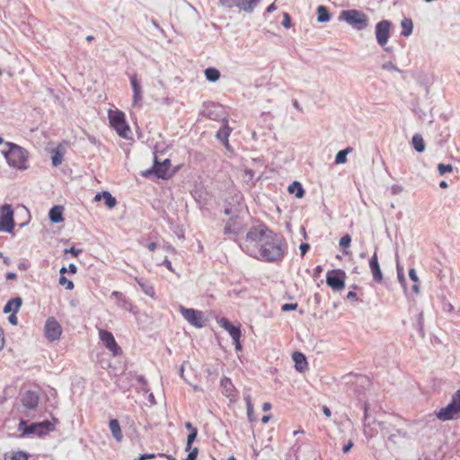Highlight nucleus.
Segmentation results:
<instances>
[{
    "instance_id": "nucleus-1",
    "label": "nucleus",
    "mask_w": 460,
    "mask_h": 460,
    "mask_svg": "<svg viewBox=\"0 0 460 460\" xmlns=\"http://www.w3.org/2000/svg\"><path fill=\"white\" fill-rule=\"evenodd\" d=\"M270 231L264 225L251 227L240 244L242 250L248 255L257 259Z\"/></svg>"
},
{
    "instance_id": "nucleus-2",
    "label": "nucleus",
    "mask_w": 460,
    "mask_h": 460,
    "mask_svg": "<svg viewBox=\"0 0 460 460\" xmlns=\"http://www.w3.org/2000/svg\"><path fill=\"white\" fill-rule=\"evenodd\" d=\"M286 249L285 240L270 230L257 259L267 262H279L285 256Z\"/></svg>"
},
{
    "instance_id": "nucleus-3",
    "label": "nucleus",
    "mask_w": 460,
    "mask_h": 460,
    "mask_svg": "<svg viewBox=\"0 0 460 460\" xmlns=\"http://www.w3.org/2000/svg\"><path fill=\"white\" fill-rule=\"evenodd\" d=\"M5 146L8 149L2 151V154L5 157L7 164L17 170H26L29 158L27 150L11 142H6Z\"/></svg>"
},
{
    "instance_id": "nucleus-4",
    "label": "nucleus",
    "mask_w": 460,
    "mask_h": 460,
    "mask_svg": "<svg viewBox=\"0 0 460 460\" xmlns=\"http://www.w3.org/2000/svg\"><path fill=\"white\" fill-rule=\"evenodd\" d=\"M108 119L111 128H112L116 133L123 137L128 138L130 133V128L126 120L125 113L120 110H109Z\"/></svg>"
},
{
    "instance_id": "nucleus-5",
    "label": "nucleus",
    "mask_w": 460,
    "mask_h": 460,
    "mask_svg": "<svg viewBox=\"0 0 460 460\" xmlns=\"http://www.w3.org/2000/svg\"><path fill=\"white\" fill-rule=\"evenodd\" d=\"M435 416L442 421L460 419V389L453 394L451 402L446 407L435 412Z\"/></svg>"
},
{
    "instance_id": "nucleus-6",
    "label": "nucleus",
    "mask_w": 460,
    "mask_h": 460,
    "mask_svg": "<svg viewBox=\"0 0 460 460\" xmlns=\"http://www.w3.org/2000/svg\"><path fill=\"white\" fill-rule=\"evenodd\" d=\"M57 422V420H54V421L44 420L26 426V421L21 420L19 423V429L22 430V435L34 434L39 437H42L53 431Z\"/></svg>"
},
{
    "instance_id": "nucleus-7",
    "label": "nucleus",
    "mask_w": 460,
    "mask_h": 460,
    "mask_svg": "<svg viewBox=\"0 0 460 460\" xmlns=\"http://www.w3.org/2000/svg\"><path fill=\"white\" fill-rule=\"evenodd\" d=\"M341 18L358 31L365 29L368 24L367 16L355 9L343 11Z\"/></svg>"
},
{
    "instance_id": "nucleus-8",
    "label": "nucleus",
    "mask_w": 460,
    "mask_h": 460,
    "mask_svg": "<svg viewBox=\"0 0 460 460\" xmlns=\"http://www.w3.org/2000/svg\"><path fill=\"white\" fill-rule=\"evenodd\" d=\"M15 222L12 205L4 204L0 207V233L13 234Z\"/></svg>"
},
{
    "instance_id": "nucleus-9",
    "label": "nucleus",
    "mask_w": 460,
    "mask_h": 460,
    "mask_svg": "<svg viewBox=\"0 0 460 460\" xmlns=\"http://www.w3.org/2000/svg\"><path fill=\"white\" fill-rule=\"evenodd\" d=\"M179 312L190 325L196 328H202L205 325L203 312L193 308H186L181 305H179Z\"/></svg>"
},
{
    "instance_id": "nucleus-10",
    "label": "nucleus",
    "mask_w": 460,
    "mask_h": 460,
    "mask_svg": "<svg viewBox=\"0 0 460 460\" xmlns=\"http://www.w3.org/2000/svg\"><path fill=\"white\" fill-rule=\"evenodd\" d=\"M346 273L342 270H332L326 273V283L333 290L341 291L345 288Z\"/></svg>"
},
{
    "instance_id": "nucleus-11",
    "label": "nucleus",
    "mask_w": 460,
    "mask_h": 460,
    "mask_svg": "<svg viewBox=\"0 0 460 460\" xmlns=\"http://www.w3.org/2000/svg\"><path fill=\"white\" fill-rule=\"evenodd\" d=\"M217 323H219V325L225 329L228 333L229 335L232 337L233 341H234V347H235V349L237 351L241 350L242 349V345H241V342H240V339H241V336H242V332H241V328L240 326H234L229 321L228 319L225 318V317H222L220 318Z\"/></svg>"
},
{
    "instance_id": "nucleus-12",
    "label": "nucleus",
    "mask_w": 460,
    "mask_h": 460,
    "mask_svg": "<svg viewBox=\"0 0 460 460\" xmlns=\"http://www.w3.org/2000/svg\"><path fill=\"white\" fill-rule=\"evenodd\" d=\"M44 334L49 341H55L60 339L62 327L55 317L51 316L47 319L44 326Z\"/></svg>"
},
{
    "instance_id": "nucleus-13",
    "label": "nucleus",
    "mask_w": 460,
    "mask_h": 460,
    "mask_svg": "<svg viewBox=\"0 0 460 460\" xmlns=\"http://www.w3.org/2000/svg\"><path fill=\"white\" fill-rule=\"evenodd\" d=\"M171 161L170 159H165L164 162H158L156 159L155 160V164L152 170L146 171L144 175L147 176L148 174L154 172L156 177L166 180L172 177V172H171Z\"/></svg>"
},
{
    "instance_id": "nucleus-14",
    "label": "nucleus",
    "mask_w": 460,
    "mask_h": 460,
    "mask_svg": "<svg viewBox=\"0 0 460 460\" xmlns=\"http://www.w3.org/2000/svg\"><path fill=\"white\" fill-rule=\"evenodd\" d=\"M391 22L383 20L376 25V37L378 44L385 47L390 37Z\"/></svg>"
},
{
    "instance_id": "nucleus-15",
    "label": "nucleus",
    "mask_w": 460,
    "mask_h": 460,
    "mask_svg": "<svg viewBox=\"0 0 460 460\" xmlns=\"http://www.w3.org/2000/svg\"><path fill=\"white\" fill-rule=\"evenodd\" d=\"M130 85L133 91L132 105L134 107H140L143 100V90L141 82L137 74H133L129 76Z\"/></svg>"
},
{
    "instance_id": "nucleus-16",
    "label": "nucleus",
    "mask_w": 460,
    "mask_h": 460,
    "mask_svg": "<svg viewBox=\"0 0 460 460\" xmlns=\"http://www.w3.org/2000/svg\"><path fill=\"white\" fill-rule=\"evenodd\" d=\"M99 336L103 345L112 352L114 356H118L121 352V349L117 344L113 334L106 330H100Z\"/></svg>"
},
{
    "instance_id": "nucleus-17",
    "label": "nucleus",
    "mask_w": 460,
    "mask_h": 460,
    "mask_svg": "<svg viewBox=\"0 0 460 460\" xmlns=\"http://www.w3.org/2000/svg\"><path fill=\"white\" fill-rule=\"evenodd\" d=\"M369 268L373 275V279L377 283H381L383 281V274L380 269L376 252H375L369 260Z\"/></svg>"
},
{
    "instance_id": "nucleus-18",
    "label": "nucleus",
    "mask_w": 460,
    "mask_h": 460,
    "mask_svg": "<svg viewBox=\"0 0 460 460\" xmlns=\"http://www.w3.org/2000/svg\"><path fill=\"white\" fill-rule=\"evenodd\" d=\"M22 405L27 409H35L39 403V395L35 392H26L22 399Z\"/></svg>"
},
{
    "instance_id": "nucleus-19",
    "label": "nucleus",
    "mask_w": 460,
    "mask_h": 460,
    "mask_svg": "<svg viewBox=\"0 0 460 460\" xmlns=\"http://www.w3.org/2000/svg\"><path fill=\"white\" fill-rule=\"evenodd\" d=\"M220 383L221 386L223 387V394L230 400H234L236 397L237 391L234 388L231 379L228 377H223Z\"/></svg>"
},
{
    "instance_id": "nucleus-20",
    "label": "nucleus",
    "mask_w": 460,
    "mask_h": 460,
    "mask_svg": "<svg viewBox=\"0 0 460 460\" xmlns=\"http://www.w3.org/2000/svg\"><path fill=\"white\" fill-rule=\"evenodd\" d=\"M292 358L295 362V367L298 372L303 373L308 368L306 358L303 353L294 352Z\"/></svg>"
},
{
    "instance_id": "nucleus-21",
    "label": "nucleus",
    "mask_w": 460,
    "mask_h": 460,
    "mask_svg": "<svg viewBox=\"0 0 460 460\" xmlns=\"http://www.w3.org/2000/svg\"><path fill=\"white\" fill-rule=\"evenodd\" d=\"M102 199H104L106 207L110 209L113 208L117 205L116 199L109 191L97 193L94 197L95 201H100Z\"/></svg>"
},
{
    "instance_id": "nucleus-22",
    "label": "nucleus",
    "mask_w": 460,
    "mask_h": 460,
    "mask_svg": "<svg viewBox=\"0 0 460 460\" xmlns=\"http://www.w3.org/2000/svg\"><path fill=\"white\" fill-rule=\"evenodd\" d=\"M109 428L111 432L112 437L115 438L117 442H121L123 438V434L119 426V423L117 420H111L109 422Z\"/></svg>"
},
{
    "instance_id": "nucleus-23",
    "label": "nucleus",
    "mask_w": 460,
    "mask_h": 460,
    "mask_svg": "<svg viewBox=\"0 0 460 460\" xmlns=\"http://www.w3.org/2000/svg\"><path fill=\"white\" fill-rule=\"evenodd\" d=\"M65 155V147L62 144H59L56 149L52 151V164L54 166H58L63 162V157Z\"/></svg>"
},
{
    "instance_id": "nucleus-24",
    "label": "nucleus",
    "mask_w": 460,
    "mask_h": 460,
    "mask_svg": "<svg viewBox=\"0 0 460 460\" xmlns=\"http://www.w3.org/2000/svg\"><path fill=\"white\" fill-rule=\"evenodd\" d=\"M22 305V299L20 297H15L10 299L4 307V312L5 314L12 312L13 314H16Z\"/></svg>"
},
{
    "instance_id": "nucleus-25",
    "label": "nucleus",
    "mask_w": 460,
    "mask_h": 460,
    "mask_svg": "<svg viewBox=\"0 0 460 460\" xmlns=\"http://www.w3.org/2000/svg\"><path fill=\"white\" fill-rule=\"evenodd\" d=\"M63 208L62 207H58V206H56V207H53L50 210H49V219L53 222V223H60L64 220V217H63Z\"/></svg>"
},
{
    "instance_id": "nucleus-26",
    "label": "nucleus",
    "mask_w": 460,
    "mask_h": 460,
    "mask_svg": "<svg viewBox=\"0 0 460 460\" xmlns=\"http://www.w3.org/2000/svg\"><path fill=\"white\" fill-rule=\"evenodd\" d=\"M232 132V128L225 123L222 128L217 131V137L223 141L226 146H228V137Z\"/></svg>"
},
{
    "instance_id": "nucleus-27",
    "label": "nucleus",
    "mask_w": 460,
    "mask_h": 460,
    "mask_svg": "<svg viewBox=\"0 0 460 460\" xmlns=\"http://www.w3.org/2000/svg\"><path fill=\"white\" fill-rule=\"evenodd\" d=\"M401 27H402L401 34H402L403 37H408V36H410V35L412 33V29H413V23H412L411 19H410V18H404V19L401 22Z\"/></svg>"
},
{
    "instance_id": "nucleus-28",
    "label": "nucleus",
    "mask_w": 460,
    "mask_h": 460,
    "mask_svg": "<svg viewBox=\"0 0 460 460\" xmlns=\"http://www.w3.org/2000/svg\"><path fill=\"white\" fill-rule=\"evenodd\" d=\"M288 191L290 193H294L296 195V197L298 199L303 198V196L305 194V190H304L301 183L298 181L292 182L288 187Z\"/></svg>"
},
{
    "instance_id": "nucleus-29",
    "label": "nucleus",
    "mask_w": 460,
    "mask_h": 460,
    "mask_svg": "<svg viewBox=\"0 0 460 460\" xmlns=\"http://www.w3.org/2000/svg\"><path fill=\"white\" fill-rule=\"evenodd\" d=\"M353 151L352 147H347L344 150H341L337 153L335 156V163L337 164H342L347 162V155Z\"/></svg>"
},
{
    "instance_id": "nucleus-30",
    "label": "nucleus",
    "mask_w": 460,
    "mask_h": 460,
    "mask_svg": "<svg viewBox=\"0 0 460 460\" xmlns=\"http://www.w3.org/2000/svg\"><path fill=\"white\" fill-rule=\"evenodd\" d=\"M259 0H240L239 8L245 11L251 12L257 5Z\"/></svg>"
},
{
    "instance_id": "nucleus-31",
    "label": "nucleus",
    "mask_w": 460,
    "mask_h": 460,
    "mask_svg": "<svg viewBox=\"0 0 460 460\" xmlns=\"http://www.w3.org/2000/svg\"><path fill=\"white\" fill-rule=\"evenodd\" d=\"M412 145L416 151L421 153L425 149V144L422 137L420 135H414L412 137Z\"/></svg>"
},
{
    "instance_id": "nucleus-32",
    "label": "nucleus",
    "mask_w": 460,
    "mask_h": 460,
    "mask_svg": "<svg viewBox=\"0 0 460 460\" xmlns=\"http://www.w3.org/2000/svg\"><path fill=\"white\" fill-rule=\"evenodd\" d=\"M206 78L210 82H216L220 77V72L214 67H209L205 70Z\"/></svg>"
},
{
    "instance_id": "nucleus-33",
    "label": "nucleus",
    "mask_w": 460,
    "mask_h": 460,
    "mask_svg": "<svg viewBox=\"0 0 460 460\" xmlns=\"http://www.w3.org/2000/svg\"><path fill=\"white\" fill-rule=\"evenodd\" d=\"M4 460H28V455L22 451L4 455Z\"/></svg>"
},
{
    "instance_id": "nucleus-34",
    "label": "nucleus",
    "mask_w": 460,
    "mask_h": 460,
    "mask_svg": "<svg viewBox=\"0 0 460 460\" xmlns=\"http://www.w3.org/2000/svg\"><path fill=\"white\" fill-rule=\"evenodd\" d=\"M317 21L319 22H325L330 20V14L326 7L320 5L317 8Z\"/></svg>"
},
{
    "instance_id": "nucleus-35",
    "label": "nucleus",
    "mask_w": 460,
    "mask_h": 460,
    "mask_svg": "<svg viewBox=\"0 0 460 460\" xmlns=\"http://www.w3.org/2000/svg\"><path fill=\"white\" fill-rule=\"evenodd\" d=\"M350 243H351V236L349 234H345L343 235L341 239H340V242H339V244L340 246L344 249V254L345 255H349L350 254V252L349 251H346L347 248H349L350 246Z\"/></svg>"
},
{
    "instance_id": "nucleus-36",
    "label": "nucleus",
    "mask_w": 460,
    "mask_h": 460,
    "mask_svg": "<svg viewBox=\"0 0 460 460\" xmlns=\"http://www.w3.org/2000/svg\"><path fill=\"white\" fill-rule=\"evenodd\" d=\"M137 283L139 284L141 289L149 296L155 297V291L152 285H149L147 283L142 282L141 280H137Z\"/></svg>"
},
{
    "instance_id": "nucleus-37",
    "label": "nucleus",
    "mask_w": 460,
    "mask_h": 460,
    "mask_svg": "<svg viewBox=\"0 0 460 460\" xmlns=\"http://www.w3.org/2000/svg\"><path fill=\"white\" fill-rule=\"evenodd\" d=\"M409 277L414 282V285L412 287L413 291L415 293H418L419 292V286H418L417 283L419 282V278H418L416 270L414 269H411L409 270Z\"/></svg>"
},
{
    "instance_id": "nucleus-38",
    "label": "nucleus",
    "mask_w": 460,
    "mask_h": 460,
    "mask_svg": "<svg viewBox=\"0 0 460 460\" xmlns=\"http://www.w3.org/2000/svg\"><path fill=\"white\" fill-rule=\"evenodd\" d=\"M197 434H198L197 429H192V432H190V434L188 435V438H187L186 450L191 449L192 443L196 439Z\"/></svg>"
},
{
    "instance_id": "nucleus-39",
    "label": "nucleus",
    "mask_w": 460,
    "mask_h": 460,
    "mask_svg": "<svg viewBox=\"0 0 460 460\" xmlns=\"http://www.w3.org/2000/svg\"><path fill=\"white\" fill-rule=\"evenodd\" d=\"M438 171L440 175H444L447 172H452L453 166L451 164H439L438 165Z\"/></svg>"
},
{
    "instance_id": "nucleus-40",
    "label": "nucleus",
    "mask_w": 460,
    "mask_h": 460,
    "mask_svg": "<svg viewBox=\"0 0 460 460\" xmlns=\"http://www.w3.org/2000/svg\"><path fill=\"white\" fill-rule=\"evenodd\" d=\"M59 284L65 286L68 290H72L75 287L73 281L67 279L65 276H60Z\"/></svg>"
},
{
    "instance_id": "nucleus-41",
    "label": "nucleus",
    "mask_w": 460,
    "mask_h": 460,
    "mask_svg": "<svg viewBox=\"0 0 460 460\" xmlns=\"http://www.w3.org/2000/svg\"><path fill=\"white\" fill-rule=\"evenodd\" d=\"M222 6L232 8L234 6L239 7L240 0H219Z\"/></svg>"
},
{
    "instance_id": "nucleus-42",
    "label": "nucleus",
    "mask_w": 460,
    "mask_h": 460,
    "mask_svg": "<svg viewBox=\"0 0 460 460\" xmlns=\"http://www.w3.org/2000/svg\"><path fill=\"white\" fill-rule=\"evenodd\" d=\"M245 402H246V407H247V415H248L249 419L252 420V415L253 413V405L252 403L250 395L245 397Z\"/></svg>"
},
{
    "instance_id": "nucleus-43",
    "label": "nucleus",
    "mask_w": 460,
    "mask_h": 460,
    "mask_svg": "<svg viewBox=\"0 0 460 460\" xmlns=\"http://www.w3.org/2000/svg\"><path fill=\"white\" fill-rule=\"evenodd\" d=\"M189 451L190 453L184 460H197L199 449L197 447H191V449Z\"/></svg>"
},
{
    "instance_id": "nucleus-44",
    "label": "nucleus",
    "mask_w": 460,
    "mask_h": 460,
    "mask_svg": "<svg viewBox=\"0 0 460 460\" xmlns=\"http://www.w3.org/2000/svg\"><path fill=\"white\" fill-rule=\"evenodd\" d=\"M290 23H291L290 17H289L288 13H285L284 15H283L282 25L285 28H289L290 27Z\"/></svg>"
},
{
    "instance_id": "nucleus-45",
    "label": "nucleus",
    "mask_w": 460,
    "mask_h": 460,
    "mask_svg": "<svg viewBox=\"0 0 460 460\" xmlns=\"http://www.w3.org/2000/svg\"><path fill=\"white\" fill-rule=\"evenodd\" d=\"M155 457V454H143L140 455L138 457L135 458L134 460H147V459H154Z\"/></svg>"
},
{
    "instance_id": "nucleus-46",
    "label": "nucleus",
    "mask_w": 460,
    "mask_h": 460,
    "mask_svg": "<svg viewBox=\"0 0 460 460\" xmlns=\"http://www.w3.org/2000/svg\"><path fill=\"white\" fill-rule=\"evenodd\" d=\"M296 307H297V304H285L282 305V311H284V312L291 311V310L296 309Z\"/></svg>"
},
{
    "instance_id": "nucleus-47",
    "label": "nucleus",
    "mask_w": 460,
    "mask_h": 460,
    "mask_svg": "<svg viewBox=\"0 0 460 460\" xmlns=\"http://www.w3.org/2000/svg\"><path fill=\"white\" fill-rule=\"evenodd\" d=\"M65 252H66H66H70V253H72V254H73V256L77 257V256H78V254L81 252V251H80V250H78V249H75V247H71L70 249H66V250H65Z\"/></svg>"
},
{
    "instance_id": "nucleus-48",
    "label": "nucleus",
    "mask_w": 460,
    "mask_h": 460,
    "mask_svg": "<svg viewBox=\"0 0 460 460\" xmlns=\"http://www.w3.org/2000/svg\"><path fill=\"white\" fill-rule=\"evenodd\" d=\"M299 249L301 251V255L304 256L308 249H309V244L308 243H302L300 246H299Z\"/></svg>"
},
{
    "instance_id": "nucleus-49",
    "label": "nucleus",
    "mask_w": 460,
    "mask_h": 460,
    "mask_svg": "<svg viewBox=\"0 0 460 460\" xmlns=\"http://www.w3.org/2000/svg\"><path fill=\"white\" fill-rule=\"evenodd\" d=\"M163 265H164L170 271L174 272V269L172 268V262L168 259H165L163 261Z\"/></svg>"
},
{
    "instance_id": "nucleus-50",
    "label": "nucleus",
    "mask_w": 460,
    "mask_h": 460,
    "mask_svg": "<svg viewBox=\"0 0 460 460\" xmlns=\"http://www.w3.org/2000/svg\"><path fill=\"white\" fill-rule=\"evenodd\" d=\"M353 445H354V444H353V442H352L351 440H349V441L348 442V444H346V445L343 447V448H342L343 453H345V454H346V453H348V452L351 449V447H353Z\"/></svg>"
},
{
    "instance_id": "nucleus-51",
    "label": "nucleus",
    "mask_w": 460,
    "mask_h": 460,
    "mask_svg": "<svg viewBox=\"0 0 460 460\" xmlns=\"http://www.w3.org/2000/svg\"><path fill=\"white\" fill-rule=\"evenodd\" d=\"M393 194H398L402 190V186L394 185L391 189Z\"/></svg>"
},
{
    "instance_id": "nucleus-52",
    "label": "nucleus",
    "mask_w": 460,
    "mask_h": 460,
    "mask_svg": "<svg viewBox=\"0 0 460 460\" xmlns=\"http://www.w3.org/2000/svg\"><path fill=\"white\" fill-rule=\"evenodd\" d=\"M4 346V336L2 328L0 327V349Z\"/></svg>"
},
{
    "instance_id": "nucleus-53",
    "label": "nucleus",
    "mask_w": 460,
    "mask_h": 460,
    "mask_svg": "<svg viewBox=\"0 0 460 460\" xmlns=\"http://www.w3.org/2000/svg\"><path fill=\"white\" fill-rule=\"evenodd\" d=\"M9 322L13 324V325H16L17 324V317L15 315V314H12L9 318H8Z\"/></svg>"
},
{
    "instance_id": "nucleus-54",
    "label": "nucleus",
    "mask_w": 460,
    "mask_h": 460,
    "mask_svg": "<svg viewBox=\"0 0 460 460\" xmlns=\"http://www.w3.org/2000/svg\"><path fill=\"white\" fill-rule=\"evenodd\" d=\"M68 270H69L70 273L75 274L76 270H77V268H76V266L75 264L71 263L68 266Z\"/></svg>"
},
{
    "instance_id": "nucleus-55",
    "label": "nucleus",
    "mask_w": 460,
    "mask_h": 460,
    "mask_svg": "<svg viewBox=\"0 0 460 460\" xmlns=\"http://www.w3.org/2000/svg\"><path fill=\"white\" fill-rule=\"evenodd\" d=\"M270 409H271V403L270 402H267L263 403L262 410L264 411H269Z\"/></svg>"
},
{
    "instance_id": "nucleus-56",
    "label": "nucleus",
    "mask_w": 460,
    "mask_h": 460,
    "mask_svg": "<svg viewBox=\"0 0 460 460\" xmlns=\"http://www.w3.org/2000/svg\"><path fill=\"white\" fill-rule=\"evenodd\" d=\"M347 297L349 299V300H354L356 299L357 297V294L354 292V291H349L347 295Z\"/></svg>"
},
{
    "instance_id": "nucleus-57",
    "label": "nucleus",
    "mask_w": 460,
    "mask_h": 460,
    "mask_svg": "<svg viewBox=\"0 0 460 460\" xmlns=\"http://www.w3.org/2000/svg\"><path fill=\"white\" fill-rule=\"evenodd\" d=\"M323 411L326 417H330L332 414L331 410L327 406L323 407Z\"/></svg>"
},
{
    "instance_id": "nucleus-58",
    "label": "nucleus",
    "mask_w": 460,
    "mask_h": 460,
    "mask_svg": "<svg viewBox=\"0 0 460 460\" xmlns=\"http://www.w3.org/2000/svg\"><path fill=\"white\" fill-rule=\"evenodd\" d=\"M156 247H157V244H156V243H154V242L150 243L147 245L148 250L151 251V252H154L156 249Z\"/></svg>"
},
{
    "instance_id": "nucleus-59",
    "label": "nucleus",
    "mask_w": 460,
    "mask_h": 460,
    "mask_svg": "<svg viewBox=\"0 0 460 460\" xmlns=\"http://www.w3.org/2000/svg\"><path fill=\"white\" fill-rule=\"evenodd\" d=\"M271 419V415H266L261 418L262 423L266 424L269 422V420Z\"/></svg>"
},
{
    "instance_id": "nucleus-60",
    "label": "nucleus",
    "mask_w": 460,
    "mask_h": 460,
    "mask_svg": "<svg viewBox=\"0 0 460 460\" xmlns=\"http://www.w3.org/2000/svg\"><path fill=\"white\" fill-rule=\"evenodd\" d=\"M185 428H186L187 429H189L190 432H192V429H197L196 428H194V427L192 426V424H191L190 422H186V423H185Z\"/></svg>"
},
{
    "instance_id": "nucleus-61",
    "label": "nucleus",
    "mask_w": 460,
    "mask_h": 460,
    "mask_svg": "<svg viewBox=\"0 0 460 460\" xmlns=\"http://www.w3.org/2000/svg\"><path fill=\"white\" fill-rule=\"evenodd\" d=\"M159 456H163V457H165V458H167L168 460H176V458H175V457H173V456H171V455L160 454Z\"/></svg>"
},
{
    "instance_id": "nucleus-62",
    "label": "nucleus",
    "mask_w": 460,
    "mask_h": 460,
    "mask_svg": "<svg viewBox=\"0 0 460 460\" xmlns=\"http://www.w3.org/2000/svg\"><path fill=\"white\" fill-rule=\"evenodd\" d=\"M275 10H276V5H275V4H270V5H269V6H268V8H267V12H268V13H272V12H273V11H275Z\"/></svg>"
},
{
    "instance_id": "nucleus-63",
    "label": "nucleus",
    "mask_w": 460,
    "mask_h": 460,
    "mask_svg": "<svg viewBox=\"0 0 460 460\" xmlns=\"http://www.w3.org/2000/svg\"><path fill=\"white\" fill-rule=\"evenodd\" d=\"M439 187L442 188V189H447L448 187L447 182L445 181H441L439 182Z\"/></svg>"
},
{
    "instance_id": "nucleus-64",
    "label": "nucleus",
    "mask_w": 460,
    "mask_h": 460,
    "mask_svg": "<svg viewBox=\"0 0 460 460\" xmlns=\"http://www.w3.org/2000/svg\"><path fill=\"white\" fill-rule=\"evenodd\" d=\"M6 278H7L8 279H15V278H16V274H15V273H8V274H7V276H6Z\"/></svg>"
}]
</instances>
